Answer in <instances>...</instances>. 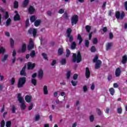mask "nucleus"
Returning a JSON list of instances; mask_svg holds the SVG:
<instances>
[{
    "label": "nucleus",
    "instance_id": "f257e3e1",
    "mask_svg": "<svg viewBox=\"0 0 127 127\" xmlns=\"http://www.w3.org/2000/svg\"><path fill=\"white\" fill-rule=\"evenodd\" d=\"M82 61V57L80 51L77 52V54H73L72 55V62L73 63H80Z\"/></svg>",
    "mask_w": 127,
    "mask_h": 127
},
{
    "label": "nucleus",
    "instance_id": "f03ea898",
    "mask_svg": "<svg viewBox=\"0 0 127 127\" xmlns=\"http://www.w3.org/2000/svg\"><path fill=\"white\" fill-rule=\"evenodd\" d=\"M18 101L20 103L21 105H20V107L21 108V110H25L26 108V105H25V101L23 98L21 97V94L19 93L17 96Z\"/></svg>",
    "mask_w": 127,
    "mask_h": 127
},
{
    "label": "nucleus",
    "instance_id": "7ed1b4c3",
    "mask_svg": "<svg viewBox=\"0 0 127 127\" xmlns=\"http://www.w3.org/2000/svg\"><path fill=\"white\" fill-rule=\"evenodd\" d=\"M26 82V77H20L17 82V87L19 88V89L22 88L25 84Z\"/></svg>",
    "mask_w": 127,
    "mask_h": 127
},
{
    "label": "nucleus",
    "instance_id": "20e7f679",
    "mask_svg": "<svg viewBox=\"0 0 127 127\" xmlns=\"http://www.w3.org/2000/svg\"><path fill=\"white\" fill-rule=\"evenodd\" d=\"M28 32L29 34H32L34 38L37 36V29H36L31 28L28 30Z\"/></svg>",
    "mask_w": 127,
    "mask_h": 127
},
{
    "label": "nucleus",
    "instance_id": "39448f33",
    "mask_svg": "<svg viewBox=\"0 0 127 127\" xmlns=\"http://www.w3.org/2000/svg\"><path fill=\"white\" fill-rule=\"evenodd\" d=\"M125 12H122L121 13L119 11H116L115 13V16L117 19L120 18L121 19H124V17H125Z\"/></svg>",
    "mask_w": 127,
    "mask_h": 127
},
{
    "label": "nucleus",
    "instance_id": "423d86ee",
    "mask_svg": "<svg viewBox=\"0 0 127 127\" xmlns=\"http://www.w3.org/2000/svg\"><path fill=\"white\" fill-rule=\"evenodd\" d=\"M34 48V43L32 39H30V42L27 47L28 50H32Z\"/></svg>",
    "mask_w": 127,
    "mask_h": 127
},
{
    "label": "nucleus",
    "instance_id": "0eeeda50",
    "mask_svg": "<svg viewBox=\"0 0 127 127\" xmlns=\"http://www.w3.org/2000/svg\"><path fill=\"white\" fill-rule=\"evenodd\" d=\"M78 22V15H74L71 18V25L73 26L74 24H77Z\"/></svg>",
    "mask_w": 127,
    "mask_h": 127
},
{
    "label": "nucleus",
    "instance_id": "6e6552de",
    "mask_svg": "<svg viewBox=\"0 0 127 127\" xmlns=\"http://www.w3.org/2000/svg\"><path fill=\"white\" fill-rule=\"evenodd\" d=\"M26 51V44L25 43H23L21 47V50L18 51L19 53H24Z\"/></svg>",
    "mask_w": 127,
    "mask_h": 127
},
{
    "label": "nucleus",
    "instance_id": "1a4fd4ad",
    "mask_svg": "<svg viewBox=\"0 0 127 127\" xmlns=\"http://www.w3.org/2000/svg\"><path fill=\"white\" fill-rule=\"evenodd\" d=\"M28 70H33L35 67V64L28 62L27 64Z\"/></svg>",
    "mask_w": 127,
    "mask_h": 127
},
{
    "label": "nucleus",
    "instance_id": "9d476101",
    "mask_svg": "<svg viewBox=\"0 0 127 127\" xmlns=\"http://www.w3.org/2000/svg\"><path fill=\"white\" fill-rule=\"evenodd\" d=\"M95 69H100L101 67V65L102 64V62L100 60H98L95 62Z\"/></svg>",
    "mask_w": 127,
    "mask_h": 127
},
{
    "label": "nucleus",
    "instance_id": "9b49d317",
    "mask_svg": "<svg viewBox=\"0 0 127 127\" xmlns=\"http://www.w3.org/2000/svg\"><path fill=\"white\" fill-rule=\"evenodd\" d=\"M26 68V65H25L20 71V75L21 76H26V72H25V69Z\"/></svg>",
    "mask_w": 127,
    "mask_h": 127
},
{
    "label": "nucleus",
    "instance_id": "f8f14e48",
    "mask_svg": "<svg viewBox=\"0 0 127 127\" xmlns=\"http://www.w3.org/2000/svg\"><path fill=\"white\" fill-rule=\"evenodd\" d=\"M91 75V72H90V69H89V67H86L85 69V77L87 79L90 78V75Z\"/></svg>",
    "mask_w": 127,
    "mask_h": 127
},
{
    "label": "nucleus",
    "instance_id": "ddd939ff",
    "mask_svg": "<svg viewBox=\"0 0 127 127\" xmlns=\"http://www.w3.org/2000/svg\"><path fill=\"white\" fill-rule=\"evenodd\" d=\"M15 13H16V15L14 16V21L20 20V17L18 13H17V11H15Z\"/></svg>",
    "mask_w": 127,
    "mask_h": 127
},
{
    "label": "nucleus",
    "instance_id": "4468645a",
    "mask_svg": "<svg viewBox=\"0 0 127 127\" xmlns=\"http://www.w3.org/2000/svg\"><path fill=\"white\" fill-rule=\"evenodd\" d=\"M25 100L27 103H30L31 100H32V97L31 96L26 95L25 97Z\"/></svg>",
    "mask_w": 127,
    "mask_h": 127
},
{
    "label": "nucleus",
    "instance_id": "2eb2a0df",
    "mask_svg": "<svg viewBox=\"0 0 127 127\" xmlns=\"http://www.w3.org/2000/svg\"><path fill=\"white\" fill-rule=\"evenodd\" d=\"M71 43V45H70V49L72 50H74V49H76V47L77 46V44H76V42L73 41Z\"/></svg>",
    "mask_w": 127,
    "mask_h": 127
},
{
    "label": "nucleus",
    "instance_id": "dca6fc26",
    "mask_svg": "<svg viewBox=\"0 0 127 127\" xmlns=\"http://www.w3.org/2000/svg\"><path fill=\"white\" fill-rule=\"evenodd\" d=\"M127 62V55L123 56L122 57V60L121 63L122 64H126Z\"/></svg>",
    "mask_w": 127,
    "mask_h": 127
},
{
    "label": "nucleus",
    "instance_id": "f3484780",
    "mask_svg": "<svg viewBox=\"0 0 127 127\" xmlns=\"http://www.w3.org/2000/svg\"><path fill=\"white\" fill-rule=\"evenodd\" d=\"M115 75L116 77H119L121 75V68H117L115 71Z\"/></svg>",
    "mask_w": 127,
    "mask_h": 127
},
{
    "label": "nucleus",
    "instance_id": "a211bd4d",
    "mask_svg": "<svg viewBox=\"0 0 127 127\" xmlns=\"http://www.w3.org/2000/svg\"><path fill=\"white\" fill-rule=\"evenodd\" d=\"M40 23H41V20L38 19L34 22V25L37 27V26H39V25H40Z\"/></svg>",
    "mask_w": 127,
    "mask_h": 127
},
{
    "label": "nucleus",
    "instance_id": "6ab92c4d",
    "mask_svg": "<svg viewBox=\"0 0 127 127\" xmlns=\"http://www.w3.org/2000/svg\"><path fill=\"white\" fill-rule=\"evenodd\" d=\"M28 10H29V13H30V14H32V13L34 12V10H35V9H34L33 6H30Z\"/></svg>",
    "mask_w": 127,
    "mask_h": 127
},
{
    "label": "nucleus",
    "instance_id": "aec40b11",
    "mask_svg": "<svg viewBox=\"0 0 127 127\" xmlns=\"http://www.w3.org/2000/svg\"><path fill=\"white\" fill-rule=\"evenodd\" d=\"M77 39L78 40H79V44H81V43H82V42H83V38H82V37L81 36V35H80V34H78L77 35Z\"/></svg>",
    "mask_w": 127,
    "mask_h": 127
},
{
    "label": "nucleus",
    "instance_id": "412c9836",
    "mask_svg": "<svg viewBox=\"0 0 127 127\" xmlns=\"http://www.w3.org/2000/svg\"><path fill=\"white\" fill-rule=\"evenodd\" d=\"M28 3H29V0H24L23 2V7H26L28 5Z\"/></svg>",
    "mask_w": 127,
    "mask_h": 127
},
{
    "label": "nucleus",
    "instance_id": "4be33fe9",
    "mask_svg": "<svg viewBox=\"0 0 127 127\" xmlns=\"http://www.w3.org/2000/svg\"><path fill=\"white\" fill-rule=\"evenodd\" d=\"M43 91L44 95L48 94V90L47 89V86L45 85L43 88Z\"/></svg>",
    "mask_w": 127,
    "mask_h": 127
},
{
    "label": "nucleus",
    "instance_id": "5701e85b",
    "mask_svg": "<svg viewBox=\"0 0 127 127\" xmlns=\"http://www.w3.org/2000/svg\"><path fill=\"white\" fill-rule=\"evenodd\" d=\"M30 20L31 23L35 22L36 21V18L35 15H33V16H31L30 18Z\"/></svg>",
    "mask_w": 127,
    "mask_h": 127
},
{
    "label": "nucleus",
    "instance_id": "b1692460",
    "mask_svg": "<svg viewBox=\"0 0 127 127\" xmlns=\"http://www.w3.org/2000/svg\"><path fill=\"white\" fill-rule=\"evenodd\" d=\"M38 76L39 78H42L43 77V70H40L38 72Z\"/></svg>",
    "mask_w": 127,
    "mask_h": 127
},
{
    "label": "nucleus",
    "instance_id": "393cba45",
    "mask_svg": "<svg viewBox=\"0 0 127 127\" xmlns=\"http://www.w3.org/2000/svg\"><path fill=\"white\" fill-rule=\"evenodd\" d=\"M109 92L110 93V94L112 96H114V95L115 94V89L114 88H110L109 89Z\"/></svg>",
    "mask_w": 127,
    "mask_h": 127
},
{
    "label": "nucleus",
    "instance_id": "a878e982",
    "mask_svg": "<svg viewBox=\"0 0 127 127\" xmlns=\"http://www.w3.org/2000/svg\"><path fill=\"white\" fill-rule=\"evenodd\" d=\"M9 17V15H8V12H5V13L4 15H3L2 17V19H7Z\"/></svg>",
    "mask_w": 127,
    "mask_h": 127
},
{
    "label": "nucleus",
    "instance_id": "bb28decb",
    "mask_svg": "<svg viewBox=\"0 0 127 127\" xmlns=\"http://www.w3.org/2000/svg\"><path fill=\"white\" fill-rule=\"evenodd\" d=\"M112 46H113V43H109L106 46V50H110Z\"/></svg>",
    "mask_w": 127,
    "mask_h": 127
},
{
    "label": "nucleus",
    "instance_id": "cd10ccee",
    "mask_svg": "<svg viewBox=\"0 0 127 127\" xmlns=\"http://www.w3.org/2000/svg\"><path fill=\"white\" fill-rule=\"evenodd\" d=\"M66 32L67 33L66 36H69L71 35V33L72 32V29H71V28H67Z\"/></svg>",
    "mask_w": 127,
    "mask_h": 127
},
{
    "label": "nucleus",
    "instance_id": "c85d7f7f",
    "mask_svg": "<svg viewBox=\"0 0 127 127\" xmlns=\"http://www.w3.org/2000/svg\"><path fill=\"white\" fill-rule=\"evenodd\" d=\"M68 38L69 42L71 43L73 42V40H74V37L72 35H69V36H66Z\"/></svg>",
    "mask_w": 127,
    "mask_h": 127
},
{
    "label": "nucleus",
    "instance_id": "c756f323",
    "mask_svg": "<svg viewBox=\"0 0 127 127\" xmlns=\"http://www.w3.org/2000/svg\"><path fill=\"white\" fill-rule=\"evenodd\" d=\"M31 82L34 86H36V83H37V80L35 78H32L31 80Z\"/></svg>",
    "mask_w": 127,
    "mask_h": 127
},
{
    "label": "nucleus",
    "instance_id": "7c9ffc66",
    "mask_svg": "<svg viewBox=\"0 0 127 127\" xmlns=\"http://www.w3.org/2000/svg\"><path fill=\"white\" fill-rule=\"evenodd\" d=\"M96 49L95 46H92L90 48V51L92 53H95L96 52Z\"/></svg>",
    "mask_w": 127,
    "mask_h": 127
},
{
    "label": "nucleus",
    "instance_id": "2f4dec72",
    "mask_svg": "<svg viewBox=\"0 0 127 127\" xmlns=\"http://www.w3.org/2000/svg\"><path fill=\"white\" fill-rule=\"evenodd\" d=\"M60 63L61 65H65L66 64V59H62V60L60 61Z\"/></svg>",
    "mask_w": 127,
    "mask_h": 127
},
{
    "label": "nucleus",
    "instance_id": "473e14b6",
    "mask_svg": "<svg viewBox=\"0 0 127 127\" xmlns=\"http://www.w3.org/2000/svg\"><path fill=\"white\" fill-rule=\"evenodd\" d=\"M11 22V19L10 18H8L7 21H6V26H9V25H10V23Z\"/></svg>",
    "mask_w": 127,
    "mask_h": 127
},
{
    "label": "nucleus",
    "instance_id": "72a5a7b5",
    "mask_svg": "<svg viewBox=\"0 0 127 127\" xmlns=\"http://www.w3.org/2000/svg\"><path fill=\"white\" fill-rule=\"evenodd\" d=\"M9 82L11 83L12 86H13V85H14V83L15 82V78H14V77H12L9 80Z\"/></svg>",
    "mask_w": 127,
    "mask_h": 127
},
{
    "label": "nucleus",
    "instance_id": "f704fd0d",
    "mask_svg": "<svg viewBox=\"0 0 127 127\" xmlns=\"http://www.w3.org/2000/svg\"><path fill=\"white\" fill-rule=\"evenodd\" d=\"M63 51H64L63 48H60L58 51V55H62V54H63Z\"/></svg>",
    "mask_w": 127,
    "mask_h": 127
},
{
    "label": "nucleus",
    "instance_id": "c9c22d12",
    "mask_svg": "<svg viewBox=\"0 0 127 127\" xmlns=\"http://www.w3.org/2000/svg\"><path fill=\"white\" fill-rule=\"evenodd\" d=\"M35 55H36L35 51L34 50L32 51L31 53L30 54V56L32 58H33L35 57Z\"/></svg>",
    "mask_w": 127,
    "mask_h": 127
},
{
    "label": "nucleus",
    "instance_id": "e433bc0d",
    "mask_svg": "<svg viewBox=\"0 0 127 127\" xmlns=\"http://www.w3.org/2000/svg\"><path fill=\"white\" fill-rule=\"evenodd\" d=\"M85 29L88 33L90 32V30H91V26L86 25L85 26Z\"/></svg>",
    "mask_w": 127,
    "mask_h": 127
},
{
    "label": "nucleus",
    "instance_id": "4c0bfd02",
    "mask_svg": "<svg viewBox=\"0 0 127 127\" xmlns=\"http://www.w3.org/2000/svg\"><path fill=\"white\" fill-rule=\"evenodd\" d=\"M8 58V55H5L3 58L2 59V62H4L5 61V60H6V59H7V58Z\"/></svg>",
    "mask_w": 127,
    "mask_h": 127
},
{
    "label": "nucleus",
    "instance_id": "58836bf2",
    "mask_svg": "<svg viewBox=\"0 0 127 127\" xmlns=\"http://www.w3.org/2000/svg\"><path fill=\"white\" fill-rule=\"evenodd\" d=\"M96 112H97L98 116L102 115V111H101V109H100L99 108H96Z\"/></svg>",
    "mask_w": 127,
    "mask_h": 127
},
{
    "label": "nucleus",
    "instance_id": "ea45409f",
    "mask_svg": "<svg viewBox=\"0 0 127 127\" xmlns=\"http://www.w3.org/2000/svg\"><path fill=\"white\" fill-rule=\"evenodd\" d=\"M63 17L64 18V19H68V14L67 12H64L63 15Z\"/></svg>",
    "mask_w": 127,
    "mask_h": 127
},
{
    "label": "nucleus",
    "instance_id": "a19ab883",
    "mask_svg": "<svg viewBox=\"0 0 127 127\" xmlns=\"http://www.w3.org/2000/svg\"><path fill=\"white\" fill-rule=\"evenodd\" d=\"M18 7V2L15 1L14 2V8H17Z\"/></svg>",
    "mask_w": 127,
    "mask_h": 127
},
{
    "label": "nucleus",
    "instance_id": "79ce46f5",
    "mask_svg": "<svg viewBox=\"0 0 127 127\" xmlns=\"http://www.w3.org/2000/svg\"><path fill=\"white\" fill-rule=\"evenodd\" d=\"M90 44V43L89 42L88 40H86L85 41V47H89V45Z\"/></svg>",
    "mask_w": 127,
    "mask_h": 127
},
{
    "label": "nucleus",
    "instance_id": "37998d69",
    "mask_svg": "<svg viewBox=\"0 0 127 127\" xmlns=\"http://www.w3.org/2000/svg\"><path fill=\"white\" fill-rule=\"evenodd\" d=\"M98 59H99V56L98 55H96L93 59V62L94 63H95V62H97L98 61Z\"/></svg>",
    "mask_w": 127,
    "mask_h": 127
},
{
    "label": "nucleus",
    "instance_id": "c03bdc74",
    "mask_svg": "<svg viewBox=\"0 0 127 127\" xmlns=\"http://www.w3.org/2000/svg\"><path fill=\"white\" fill-rule=\"evenodd\" d=\"M71 83L74 87H75V86H77V83H78L77 81H75L74 80H71Z\"/></svg>",
    "mask_w": 127,
    "mask_h": 127
},
{
    "label": "nucleus",
    "instance_id": "a18cd8bd",
    "mask_svg": "<svg viewBox=\"0 0 127 127\" xmlns=\"http://www.w3.org/2000/svg\"><path fill=\"white\" fill-rule=\"evenodd\" d=\"M123 112V109H122V107L118 108L117 109V113L118 114H121Z\"/></svg>",
    "mask_w": 127,
    "mask_h": 127
},
{
    "label": "nucleus",
    "instance_id": "49530a36",
    "mask_svg": "<svg viewBox=\"0 0 127 127\" xmlns=\"http://www.w3.org/2000/svg\"><path fill=\"white\" fill-rule=\"evenodd\" d=\"M11 126V122L10 121H7L6 123V127H10Z\"/></svg>",
    "mask_w": 127,
    "mask_h": 127
},
{
    "label": "nucleus",
    "instance_id": "de8ad7c7",
    "mask_svg": "<svg viewBox=\"0 0 127 127\" xmlns=\"http://www.w3.org/2000/svg\"><path fill=\"white\" fill-rule=\"evenodd\" d=\"M70 54H71V52H70V50L69 49H66V57H69Z\"/></svg>",
    "mask_w": 127,
    "mask_h": 127
},
{
    "label": "nucleus",
    "instance_id": "09e8293b",
    "mask_svg": "<svg viewBox=\"0 0 127 127\" xmlns=\"http://www.w3.org/2000/svg\"><path fill=\"white\" fill-rule=\"evenodd\" d=\"M10 42L11 44V47H13V46L14 45V41H13V39H10Z\"/></svg>",
    "mask_w": 127,
    "mask_h": 127
},
{
    "label": "nucleus",
    "instance_id": "8fccbe9b",
    "mask_svg": "<svg viewBox=\"0 0 127 127\" xmlns=\"http://www.w3.org/2000/svg\"><path fill=\"white\" fill-rule=\"evenodd\" d=\"M42 55L44 59H45L46 60H48V58H47V55H46V54L43 53L42 54Z\"/></svg>",
    "mask_w": 127,
    "mask_h": 127
},
{
    "label": "nucleus",
    "instance_id": "3c124183",
    "mask_svg": "<svg viewBox=\"0 0 127 127\" xmlns=\"http://www.w3.org/2000/svg\"><path fill=\"white\" fill-rule=\"evenodd\" d=\"M92 43L93 44H97V43H98V39H97V38H95L93 39V40H92Z\"/></svg>",
    "mask_w": 127,
    "mask_h": 127
},
{
    "label": "nucleus",
    "instance_id": "603ef678",
    "mask_svg": "<svg viewBox=\"0 0 127 127\" xmlns=\"http://www.w3.org/2000/svg\"><path fill=\"white\" fill-rule=\"evenodd\" d=\"M71 75V71H68L66 73L67 79H69Z\"/></svg>",
    "mask_w": 127,
    "mask_h": 127
},
{
    "label": "nucleus",
    "instance_id": "864d4df0",
    "mask_svg": "<svg viewBox=\"0 0 127 127\" xmlns=\"http://www.w3.org/2000/svg\"><path fill=\"white\" fill-rule=\"evenodd\" d=\"M64 11H65V10L63 8H61L59 10L58 12L59 13H60V14H62L63 13H64Z\"/></svg>",
    "mask_w": 127,
    "mask_h": 127
},
{
    "label": "nucleus",
    "instance_id": "5fc2aeb1",
    "mask_svg": "<svg viewBox=\"0 0 127 127\" xmlns=\"http://www.w3.org/2000/svg\"><path fill=\"white\" fill-rule=\"evenodd\" d=\"M55 102H56L57 105H62V104L63 103L62 101H60L58 99L56 100Z\"/></svg>",
    "mask_w": 127,
    "mask_h": 127
},
{
    "label": "nucleus",
    "instance_id": "6e6d98bb",
    "mask_svg": "<svg viewBox=\"0 0 127 127\" xmlns=\"http://www.w3.org/2000/svg\"><path fill=\"white\" fill-rule=\"evenodd\" d=\"M83 92L84 93H86L88 91V87H87V86L85 85L83 87Z\"/></svg>",
    "mask_w": 127,
    "mask_h": 127
},
{
    "label": "nucleus",
    "instance_id": "4d7b16f0",
    "mask_svg": "<svg viewBox=\"0 0 127 127\" xmlns=\"http://www.w3.org/2000/svg\"><path fill=\"white\" fill-rule=\"evenodd\" d=\"M39 119H40V116H39V115H37L35 116L36 122H37V121H39Z\"/></svg>",
    "mask_w": 127,
    "mask_h": 127
},
{
    "label": "nucleus",
    "instance_id": "13d9d810",
    "mask_svg": "<svg viewBox=\"0 0 127 127\" xmlns=\"http://www.w3.org/2000/svg\"><path fill=\"white\" fill-rule=\"evenodd\" d=\"M94 115H91L90 117V121L92 122H94Z\"/></svg>",
    "mask_w": 127,
    "mask_h": 127
},
{
    "label": "nucleus",
    "instance_id": "bf43d9fd",
    "mask_svg": "<svg viewBox=\"0 0 127 127\" xmlns=\"http://www.w3.org/2000/svg\"><path fill=\"white\" fill-rule=\"evenodd\" d=\"M5 125L4 120H2L1 122L0 127H4Z\"/></svg>",
    "mask_w": 127,
    "mask_h": 127
},
{
    "label": "nucleus",
    "instance_id": "052dcab7",
    "mask_svg": "<svg viewBox=\"0 0 127 127\" xmlns=\"http://www.w3.org/2000/svg\"><path fill=\"white\" fill-rule=\"evenodd\" d=\"M113 37H114V35H113V33H112V32L109 33L110 39H113Z\"/></svg>",
    "mask_w": 127,
    "mask_h": 127
},
{
    "label": "nucleus",
    "instance_id": "680f3d73",
    "mask_svg": "<svg viewBox=\"0 0 127 127\" xmlns=\"http://www.w3.org/2000/svg\"><path fill=\"white\" fill-rule=\"evenodd\" d=\"M26 27L29 26V19H28L26 20Z\"/></svg>",
    "mask_w": 127,
    "mask_h": 127
},
{
    "label": "nucleus",
    "instance_id": "e2e57ef3",
    "mask_svg": "<svg viewBox=\"0 0 127 127\" xmlns=\"http://www.w3.org/2000/svg\"><path fill=\"white\" fill-rule=\"evenodd\" d=\"M73 79H74V80H77V79H78V74H74L73 76Z\"/></svg>",
    "mask_w": 127,
    "mask_h": 127
},
{
    "label": "nucleus",
    "instance_id": "0e129e2a",
    "mask_svg": "<svg viewBox=\"0 0 127 127\" xmlns=\"http://www.w3.org/2000/svg\"><path fill=\"white\" fill-rule=\"evenodd\" d=\"M102 30L103 31V32H104L105 33H106V32H107V31H108V28H107V27H104L103 29Z\"/></svg>",
    "mask_w": 127,
    "mask_h": 127
},
{
    "label": "nucleus",
    "instance_id": "69168bd1",
    "mask_svg": "<svg viewBox=\"0 0 127 127\" xmlns=\"http://www.w3.org/2000/svg\"><path fill=\"white\" fill-rule=\"evenodd\" d=\"M16 56V52L15 51V50H13L12 52V56L13 57H15Z\"/></svg>",
    "mask_w": 127,
    "mask_h": 127
},
{
    "label": "nucleus",
    "instance_id": "338daca9",
    "mask_svg": "<svg viewBox=\"0 0 127 127\" xmlns=\"http://www.w3.org/2000/svg\"><path fill=\"white\" fill-rule=\"evenodd\" d=\"M12 113L13 114H14V113H15V107H14V106H13L12 107Z\"/></svg>",
    "mask_w": 127,
    "mask_h": 127
},
{
    "label": "nucleus",
    "instance_id": "774afa93",
    "mask_svg": "<svg viewBox=\"0 0 127 127\" xmlns=\"http://www.w3.org/2000/svg\"><path fill=\"white\" fill-rule=\"evenodd\" d=\"M124 6H125L126 10H127V1L125 2Z\"/></svg>",
    "mask_w": 127,
    "mask_h": 127
}]
</instances>
